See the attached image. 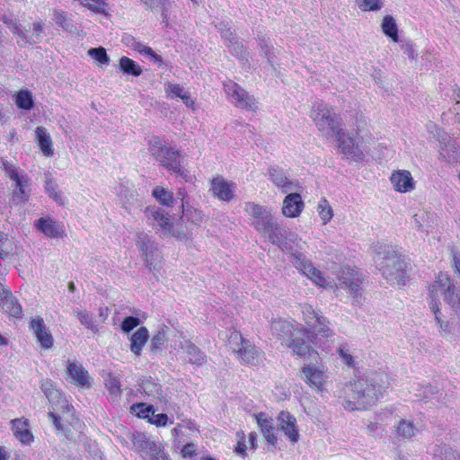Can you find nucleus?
<instances>
[{
    "instance_id": "24",
    "label": "nucleus",
    "mask_w": 460,
    "mask_h": 460,
    "mask_svg": "<svg viewBox=\"0 0 460 460\" xmlns=\"http://www.w3.org/2000/svg\"><path fill=\"white\" fill-rule=\"evenodd\" d=\"M131 441L135 451L139 453L144 460H148L161 446L144 434L134 436Z\"/></svg>"
},
{
    "instance_id": "41",
    "label": "nucleus",
    "mask_w": 460,
    "mask_h": 460,
    "mask_svg": "<svg viewBox=\"0 0 460 460\" xmlns=\"http://www.w3.org/2000/svg\"><path fill=\"white\" fill-rule=\"evenodd\" d=\"M356 3L362 12L379 11L385 5V0H356Z\"/></svg>"
},
{
    "instance_id": "42",
    "label": "nucleus",
    "mask_w": 460,
    "mask_h": 460,
    "mask_svg": "<svg viewBox=\"0 0 460 460\" xmlns=\"http://www.w3.org/2000/svg\"><path fill=\"white\" fill-rule=\"evenodd\" d=\"M139 240L137 242V246L138 250L143 253V255L146 257V266L151 270L152 268V262L148 260V244L150 243V238L147 234H145L143 233H139L138 234Z\"/></svg>"
},
{
    "instance_id": "55",
    "label": "nucleus",
    "mask_w": 460,
    "mask_h": 460,
    "mask_svg": "<svg viewBox=\"0 0 460 460\" xmlns=\"http://www.w3.org/2000/svg\"><path fill=\"white\" fill-rule=\"evenodd\" d=\"M168 416L165 413H158L153 415V418L149 419V423L155 425L156 427H164L167 425Z\"/></svg>"
},
{
    "instance_id": "10",
    "label": "nucleus",
    "mask_w": 460,
    "mask_h": 460,
    "mask_svg": "<svg viewBox=\"0 0 460 460\" xmlns=\"http://www.w3.org/2000/svg\"><path fill=\"white\" fill-rule=\"evenodd\" d=\"M225 91L234 100L233 103L236 108L252 112L258 111L257 99L239 84L231 82L228 84H225Z\"/></svg>"
},
{
    "instance_id": "21",
    "label": "nucleus",
    "mask_w": 460,
    "mask_h": 460,
    "mask_svg": "<svg viewBox=\"0 0 460 460\" xmlns=\"http://www.w3.org/2000/svg\"><path fill=\"white\" fill-rule=\"evenodd\" d=\"M305 208V203L299 193H288L283 199L281 213L285 217H298Z\"/></svg>"
},
{
    "instance_id": "51",
    "label": "nucleus",
    "mask_w": 460,
    "mask_h": 460,
    "mask_svg": "<svg viewBox=\"0 0 460 460\" xmlns=\"http://www.w3.org/2000/svg\"><path fill=\"white\" fill-rule=\"evenodd\" d=\"M238 439L235 445L234 451L239 456H245L246 455V443H245V434L243 431H238L236 434Z\"/></svg>"
},
{
    "instance_id": "63",
    "label": "nucleus",
    "mask_w": 460,
    "mask_h": 460,
    "mask_svg": "<svg viewBox=\"0 0 460 460\" xmlns=\"http://www.w3.org/2000/svg\"><path fill=\"white\" fill-rule=\"evenodd\" d=\"M178 196L181 199V208H184L186 206H188V202L185 200L187 198V191L185 188H180L177 191Z\"/></svg>"
},
{
    "instance_id": "58",
    "label": "nucleus",
    "mask_w": 460,
    "mask_h": 460,
    "mask_svg": "<svg viewBox=\"0 0 460 460\" xmlns=\"http://www.w3.org/2000/svg\"><path fill=\"white\" fill-rule=\"evenodd\" d=\"M452 268L456 274L460 277V253L454 252L452 257Z\"/></svg>"
},
{
    "instance_id": "19",
    "label": "nucleus",
    "mask_w": 460,
    "mask_h": 460,
    "mask_svg": "<svg viewBox=\"0 0 460 460\" xmlns=\"http://www.w3.org/2000/svg\"><path fill=\"white\" fill-rule=\"evenodd\" d=\"M394 190L400 193H407L415 189V181L408 170H395L390 176Z\"/></svg>"
},
{
    "instance_id": "43",
    "label": "nucleus",
    "mask_w": 460,
    "mask_h": 460,
    "mask_svg": "<svg viewBox=\"0 0 460 460\" xmlns=\"http://www.w3.org/2000/svg\"><path fill=\"white\" fill-rule=\"evenodd\" d=\"M317 324V334L321 335L323 338H330L333 335L332 330L329 327V320L323 315L317 317V320L314 323Z\"/></svg>"
},
{
    "instance_id": "30",
    "label": "nucleus",
    "mask_w": 460,
    "mask_h": 460,
    "mask_svg": "<svg viewBox=\"0 0 460 460\" xmlns=\"http://www.w3.org/2000/svg\"><path fill=\"white\" fill-rule=\"evenodd\" d=\"M119 69L127 75L139 76L143 73L141 66L127 56L119 58Z\"/></svg>"
},
{
    "instance_id": "52",
    "label": "nucleus",
    "mask_w": 460,
    "mask_h": 460,
    "mask_svg": "<svg viewBox=\"0 0 460 460\" xmlns=\"http://www.w3.org/2000/svg\"><path fill=\"white\" fill-rule=\"evenodd\" d=\"M53 13H54V20H55L56 23L58 25H59L60 27L64 28L65 30H67L68 26H69V22H68V18H67L66 12L54 10Z\"/></svg>"
},
{
    "instance_id": "37",
    "label": "nucleus",
    "mask_w": 460,
    "mask_h": 460,
    "mask_svg": "<svg viewBox=\"0 0 460 460\" xmlns=\"http://www.w3.org/2000/svg\"><path fill=\"white\" fill-rule=\"evenodd\" d=\"M14 102L16 105L22 110H31L33 105L32 94L29 90H20L14 95Z\"/></svg>"
},
{
    "instance_id": "61",
    "label": "nucleus",
    "mask_w": 460,
    "mask_h": 460,
    "mask_svg": "<svg viewBox=\"0 0 460 460\" xmlns=\"http://www.w3.org/2000/svg\"><path fill=\"white\" fill-rule=\"evenodd\" d=\"M183 103L189 107V108H191L194 110V107H195V101L193 99H191L190 93L187 92L186 93L182 94L181 96V99Z\"/></svg>"
},
{
    "instance_id": "17",
    "label": "nucleus",
    "mask_w": 460,
    "mask_h": 460,
    "mask_svg": "<svg viewBox=\"0 0 460 460\" xmlns=\"http://www.w3.org/2000/svg\"><path fill=\"white\" fill-rule=\"evenodd\" d=\"M210 185L213 196L219 200L228 202L234 199L235 186L232 181H226L223 176L213 177Z\"/></svg>"
},
{
    "instance_id": "26",
    "label": "nucleus",
    "mask_w": 460,
    "mask_h": 460,
    "mask_svg": "<svg viewBox=\"0 0 460 460\" xmlns=\"http://www.w3.org/2000/svg\"><path fill=\"white\" fill-rule=\"evenodd\" d=\"M149 339V332L146 327L141 326L139 327L131 336H130V350L131 352L139 357L142 354L143 349L146 346L147 341Z\"/></svg>"
},
{
    "instance_id": "4",
    "label": "nucleus",
    "mask_w": 460,
    "mask_h": 460,
    "mask_svg": "<svg viewBox=\"0 0 460 460\" xmlns=\"http://www.w3.org/2000/svg\"><path fill=\"white\" fill-rule=\"evenodd\" d=\"M244 211L249 216L250 225L262 237H267L274 244L283 241V231L275 218L271 208L248 201L244 204Z\"/></svg>"
},
{
    "instance_id": "39",
    "label": "nucleus",
    "mask_w": 460,
    "mask_h": 460,
    "mask_svg": "<svg viewBox=\"0 0 460 460\" xmlns=\"http://www.w3.org/2000/svg\"><path fill=\"white\" fill-rule=\"evenodd\" d=\"M182 213L186 221L192 225L199 226L203 221L204 215L202 211L190 205L182 208Z\"/></svg>"
},
{
    "instance_id": "15",
    "label": "nucleus",
    "mask_w": 460,
    "mask_h": 460,
    "mask_svg": "<svg viewBox=\"0 0 460 460\" xmlns=\"http://www.w3.org/2000/svg\"><path fill=\"white\" fill-rule=\"evenodd\" d=\"M148 211L151 213L152 219L156 221L160 228L170 236L174 237L178 241H187L189 239L187 233L173 230V224L168 214L164 213L160 208H146L145 212Z\"/></svg>"
},
{
    "instance_id": "53",
    "label": "nucleus",
    "mask_w": 460,
    "mask_h": 460,
    "mask_svg": "<svg viewBox=\"0 0 460 460\" xmlns=\"http://www.w3.org/2000/svg\"><path fill=\"white\" fill-rule=\"evenodd\" d=\"M338 354L340 355V357L342 358L343 360V363L345 365H347L348 367H355V361H354V358L352 355L349 354L345 348L341 346L338 350H337Z\"/></svg>"
},
{
    "instance_id": "1",
    "label": "nucleus",
    "mask_w": 460,
    "mask_h": 460,
    "mask_svg": "<svg viewBox=\"0 0 460 460\" xmlns=\"http://www.w3.org/2000/svg\"><path fill=\"white\" fill-rule=\"evenodd\" d=\"M390 386V376L375 372L371 376L358 377L345 385L344 393L349 400L343 406L349 411H362L376 404Z\"/></svg>"
},
{
    "instance_id": "34",
    "label": "nucleus",
    "mask_w": 460,
    "mask_h": 460,
    "mask_svg": "<svg viewBox=\"0 0 460 460\" xmlns=\"http://www.w3.org/2000/svg\"><path fill=\"white\" fill-rule=\"evenodd\" d=\"M168 342L167 327L158 330L151 340V351L157 352L164 349Z\"/></svg>"
},
{
    "instance_id": "16",
    "label": "nucleus",
    "mask_w": 460,
    "mask_h": 460,
    "mask_svg": "<svg viewBox=\"0 0 460 460\" xmlns=\"http://www.w3.org/2000/svg\"><path fill=\"white\" fill-rule=\"evenodd\" d=\"M279 429L284 433L292 444L299 440L296 419L288 411H281L277 417Z\"/></svg>"
},
{
    "instance_id": "9",
    "label": "nucleus",
    "mask_w": 460,
    "mask_h": 460,
    "mask_svg": "<svg viewBox=\"0 0 460 460\" xmlns=\"http://www.w3.org/2000/svg\"><path fill=\"white\" fill-rule=\"evenodd\" d=\"M337 279L341 288L359 302L363 293V284L365 276L356 268L350 266H343L338 271Z\"/></svg>"
},
{
    "instance_id": "54",
    "label": "nucleus",
    "mask_w": 460,
    "mask_h": 460,
    "mask_svg": "<svg viewBox=\"0 0 460 460\" xmlns=\"http://www.w3.org/2000/svg\"><path fill=\"white\" fill-rule=\"evenodd\" d=\"M181 454L184 458H192L197 455V446L194 443H187L182 447Z\"/></svg>"
},
{
    "instance_id": "46",
    "label": "nucleus",
    "mask_w": 460,
    "mask_h": 460,
    "mask_svg": "<svg viewBox=\"0 0 460 460\" xmlns=\"http://www.w3.org/2000/svg\"><path fill=\"white\" fill-rule=\"evenodd\" d=\"M75 317L78 319L80 323L85 326L87 329L93 332L97 331L96 326L93 323V318L87 311H77L75 312Z\"/></svg>"
},
{
    "instance_id": "7",
    "label": "nucleus",
    "mask_w": 460,
    "mask_h": 460,
    "mask_svg": "<svg viewBox=\"0 0 460 460\" xmlns=\"http://www.w3.org/2000/svg\"><path fill=\"white\" fill-rule=\"evenodd\" d=\"M229 341L238 345L237 349H234V353L241 365L255 367L263 362L264 353L246 340L239 331L234 330Z\"/></svg>"
},
{
    "instance_id": "20",
    "label": "nucleus",
    "mask_w": 460,
    "mask_h": 460,
    "mask_svg": "<svg viewBox=\"0 0 460 460\" xmlns=\"http://www.w3.org/2000/svg\"><path fill=\"white\" fill-rule=\"evenodd\" d=\"M66 374L71 383L75 386L87 389L92 386V378L88 371L81 364L75 362L68 363Z\"/></svg>"
},
{
    "instance_id": "47",
    "label": "nucleus",
    "mask_w": 460,
    "mask_h": 460,
    "mask_svg": "<svg viewBox=\"0 0 460 460\" xmlns=\"http://www.w3.org/2000/svg\"><path fill=\"white\" fill-rule=\"evenodd\" d=\"M303 320L308 326H313L314 323L321 314H319L312 305H305L302 310Z\"/></svg>"
},
{
    "instance_id": "56",
    "label": "nucleus",
    "mask_w": 460,
    "mask_h": 460,
    "mask_svg": "<svg viewBox=\"0 0 460 460\" xmlns=\"http://www.w3.org/2000/svg\"><path fill=\"white\" fill-rule=\"evenodd\" d=\"M18 188V191L15 193V196L22 202H26L29 199L30 193L29 190H26L27 184H23V181H20L19 185H16Z\"/></svg>"
},
{
    "instance_id": "60",
    "label": "nucleus",
    "mask_w": 460,
    "mask_h": 460,
    "mask_svg": "<svg viewBox=\"0 0 460 460\" xmlns=\"http://www.w3.org/2000/svg\"><path fill=\"white\" fill-rule=\"evenodd\" d=\"M445 457L447 460H460V454L456 450L448 448L445 452Z\"/></svg>"
},
{
    "instance_id": "25",
    "label": "nucleus",
    "mask_w": 460,
    "mask_h": 460,
    "mask_svg": "<svg viewBox=\"0 0 460 460\" xmlns=\"http://www.w3.org/2000/svg\"><path fill=\"white\" fill-rule=\"evenodd\" d=\"M269 178L272 183L282 192H288L293 189H298L300 186L298 183H294L286 175L282 169L270 167L269 168Z\"/></svg>"
},
{
    "instance_id": "12",
    "label": "nucleus",
    "mask_w": 460,
    "mask_h": 460,
    "mask_svg": "<svg viewBox=\"0 0 460 460\" xmlns=\"http://www.w3.org/2000/svg\"><path fill=\"white\" fill-rule=\"evenodd\" d=\"M295 267L318 287H325L327 285L326 279L320 270L314 267L313 263L308 261L301 252L294 254Z\"/></svg>"
},
{
    "instance_id": "49",
    "label": "nucleus",
    "mask_w": 460,
    "mask_h": 460,
    "mask_svg": "<svg viewBox=\"0 0 460 460\" xmlns=\"http://www.w3.org/2000/svg\"><path fill=\"white\" fill-rule=\"evenodd\" d=\"M140 324V320L135 316H127L121 322L120 327L124 332H130Z\"/></svg>"
},
{
    "instance_id": "48",
    "label": "nucleus",
    "mask_w": 460,
    "mask_h": 460,
    "mask_svg": "<svg viewBox=\"0 0 460 460\" xmlns=\"http://www.w3.org/2000/svg\"><path fill=\"white\" fill-rule=\"evenodd\" d=\"M145 5L150 9L160 8L164 19L167 21V8L165 6L167 0H140Z\"/></svg>"
},
{
    "instance_id": "23",
    "label": "nucleus",
    "mask_w": 460,
    "mask_h": 460,
    "mask_svg": "<svg viewBox=\"0 0 460 460\" xmlns=\"http://www.w3.org/2000/svg\"><path fill=\"white\" fill-rule=\"evenodd\" d=\"M264 439L272 447H277L278 437L272 420L268 418L265 412H259L253 416Z\"/></svg>"
},
{
    "instance_id": "59",
    "label": "nucleus",
    "mask_w": 460,
    "mask_h": 460,
    "mask_svg": "<svg viewBox=\"0 0 460 460\" xmlns=\"http://www.w3.org/2000/svg\"><path fill=\"white\" fill-rule=\"evenodd\" d=\"M7 241L4 234L0 231V258L4 259L8 256L9 252L4 249V243Z\"/></svg>"
},
{
    "instance_id": "44",
    "label": "nucleus",
    "mask_w": 460,
    "mask_h": 460,
    "mask_svg": "<svg viewBox=\"0 0 460 460\" xmlns=\"http://www.w3.org/2000/svg\"><path fill=\"white\" fill-rule=\"evenodd\" d=\"M45 190L49 196L56 202L58 204L64 203L61 192L58 190V186L54 183L52 179H47L45 181Z\"/></svg>"
},
{
    "instance_id": "6",
    "label": "nucleus",
    "mask_w": 460,
    "mask_h": 460,
    "mask_svg": "<svg viewBox=\"0 0 460 460\" xmlns=\"http://www.w3.org/2000/svg\"><path fill=\"white\" fill-rule=\"evenodd\" d=\"M150 151L163 167L173 172L177 175L185 176V172L181 165L183 157L181 151L164 146L158 137H154L150 142Z\"/></svg>"
},
{
    "instance_id": "38",
    "label": "nucleus",
    "mask_w": 460,
    "mask_h": 460,
    "mask_svg": "<svg viewBox=\"0 0 460 460\" xmlns=\"http://www.w3.org/2000/svg\"><path fill=\"white\" fill-rule=\"evenodd\" d=\"M317 211L323 225L328 224L333 217V210L326 198H322L317 206Z\"/></svg>"
},
{
    "instance_id": "13",
    "label": "nucleus",
    "mask_w": 460,
    "mask_h": 460,
    "mask_svg": "<svg viewBox=\"0 0 460 460\" xmlns=\"http://www.w3.org/2000/svg\"><path fill=\"white\" fill-rule=\"evenodd\" d=\"M29 328L32 332L36 341L43 349H50L54 345V338L45 324L42 317L31 318L29 322Z\"/></svg>"
},
{
    "instance_id": "29",
    "label": "nucleus",
    "mask_w": 460,
    "mask_h": 460,
    "mask_svg": "<svg viewBox=\"0 0 460 460\" xmlns=\"http://www.w3.org/2000/svg\"><path fill=\"white\" fill-rule=\"evenodd\" d=\"M9 296H5L1 303L2 310L9 316L21 318L22 315V310L18 301L13 297L11 292L8 291Z\"/></svg>"
},
{
    "instance_id": "35",
    "label": "nucleus",
    "mask_w": 460,
    "mask_h": 460,
    "mask_svg": "<svg viewBox=\"0 0 460 460\" xmlns=\"http://www.w3.org/2000/svg\"><path fill=\"white\" fill-rule=\"evenodd\" d=\"M132 49H133V50L138 52L139 54L148 57L150 58V60L154 61L155 63H157L160 66L162 65L163 58L160 55L156 54L151 47H149L140 41L135 40L132 43Z\"/></svg>"
},
{
    "instance_id": "57",
    "label": "nucleus",
    "mask_w": 460,
    "mask_h": 460,
    "mask_svg": "<svg viewBox=\"0 0 460 460\" xmlns=\"http://www.w3.org/2000/svg\"><path fill=\"white\" fill-rule=\"evenodd\" d=\"M148 460H170L168 455L164 452L162 446L150 456Z\"/></svg>"
},
{
    "instance_id": "64",
    "label": "nucleus",
    "mask_w": 460,
    "mask_h": 460,
    "mask_svg": "<svg viewBox=\"0 0 460 460\" xmlns=\"http://www.w3.org/2000/svg\"><path fill=\"white\" fill-rule=\"evenodd\" d=\"M9 177L16 182V185L20 184L22 179L19 176L18 172L15 169H13L9 172Z\"/></svg>"
},
{
    "instance_id": "40",
    "label": "nucleus",
    "mask_w": 460,
    "mask_h": 460,
    "mask_svg": "<svg viewBox=\"0 0 460 460\" xmlns=\"http://www.w3.org/2000/svg\"><path fill=\"white\" fill-rule=\"evenodd\" d=\"M88 55L93 58L100 66L110 64V57L103 47L93 48L88 50Z\"/></svg>"
},
{
    "instance_id": "18",
    "label": "nucleus",
    "mask_w": 460,
    "mask_h": 460,
    "mask_svg": "<svg viewBox=\"0 0 460 460\" xmlns=\"http://www.w3.org/2000/svg\"><path fill=\"white\" fill-rule=\"evenodd\" d=\"M36 229L49 238H61L66 235L63 223L51 217H40L34 224Z\"/></svg>"
},
{
    "instance_id": "3",
    "label": "nucleus",
    "mask_w": 460,
    "mask_h": 460,
    "mask_svg": "<svg viewBox=\"0 0 460 460\" xmlns=\"http://www.w3.org/2000/svg\"><path fill=\"white\" fill-rule=\"evenodd\" d=\"M40 388L49 402L54 403L57 399L60 407L57 409L58 411H49L48 417L52 420L55 429L58 434L65 436L69 438L74 430H77L84 426L79 418L75 415L74 406L62 397L61 393L55 387L50 380L42 381Z\"/></svg>"
},
{
    "instance_id": "50",
    "label": "nucleus",
    "mask_w": 460,
    "mask_h": 460,
    "mask_svg": "<svg viewBox=\"0 0 460 460\" xmlns=\"http://www.w3.org/2000/svg\"><path fill=\"white\" fill-rule=\"evenodd\" d=\"M164 90L168 96H175L180 99H181L182 94L187 93L180 84L172 83H167Z\"/></svg>"
},
{
    "instance_id": "45",
    "label": "nucleus",
    "mask_w": 460,
    "mask_h": 460,
    "mask_svg": "<svg viewBox=\"0 0 460 460\" xmlns=\"http://www.w3.org/2000/svg\"><path fill=\"white\" fill-rule=\"evenodd\" d=\"M105 387L108 389L110 394L119 395L121 394L120 389V381L119 379L113 376L112 374H109L104 382Z\"/></svg>"
},
{
    "instance_id": "36",
    "label": "nucleus",
    "mask_w": 460,
    "mask_h": 460,
    "mask_svg": "<svg viewBox=\"0 0 460 460\" xmlns=\"http://www.w3.org/2000/svg\"><path fill=\"white\" fill-rule=\"evenodd\" d=\"M130 412L139 419L147 420L149 422V419H151V416L155 413V409L153 405H148L145 402H137L130 406Z\"/></svg>"
},
{
    "instance_id": "22",
    "label": "nucleus",
    "mask_w": 460,
    "mask_h": 460,
    "mask_svg": "<svg viewBox=\"0 0 460 460\" xmlns=\"http://www.w3.org/2000/svg\"><path fill=\"white\" fill-rule=\"evenodd\" d=\"M10 425L14 438L22 445H31L33 442L34 436L30 429L28 419L24 417L13 419L10 421Z\"/></svg>"
},
{
    "instance_id": "27",
    "label": "nucleus",
    "mask_w": 460,
    "mask_h": 460,
    "mask_svg": "<svg viewBox=\"0 0 460 460\" xmlns=\"http://www.w3.org/2000/svg\"><path fill=\"white\" fill-rule=\"evenodd\" d=\"M35 141L37 142L41 153L46 157L54 155L53 142L51 137L43 127H37L35 129Z\"/></svg>"
},
{
    "instance_id": "2",
    "label": "nucleus",
    "mask_w": 460,
    "mask_h": 460,
    "mask_svg": "<svg viewBox=\"0 0 460 460\" xmlns=\"http://www.w3.org/2000/svg\"><path fill=\"white\" fill-rule=\"evenodd\" d=\"M275 331L281 346L290 349L292 355L304 358L318 355L311 345L316 339L314 330L301 323L280 321L276 323Z\"/></svg>"
},
{
    "instance_id": "33",
    "label": "nucleus",
    "mask_w": 460,
    "mask_h": 460,
    "mask_svg": "<svg viewBox=\"0 0 460 460\" xmlns=\"http://www.w3.org/2000/svg\"><path fill=\"white\" fill-rule=\"evenodd\" d=\"M152 196L162 206L172 207L174 202L173 192L161 186H156L153 190Z\"/></svg>"
},
{
    "instance_id": "11",
    "label": "nucleus",
    "mask_w": 460,
    "mask_h": 460,
    "mask_svg": "<svg viewBox=\"0 0 460 460\" xmlns=\"http://www.w3.org/2000/svg\"><path fill=\"white\" fill-rule=\"evenodd\" d=\"M334 134L341 154L345 155L347 158L352 159L355 162L364 161L365 155L363 151L359 148L355 139L349 133H346L341 128H339Z\"/></svg>"
},
{
    "instance_id": "32",
    "label": "nucleus",
    "mask_w": 460,
    "mask_h": 460,
    "mask_svg": "<svg viewBox=\"0 0 460 460\" xmlns=\"http://www.w3.org/2000/svg\"><path fill=\"white\" fill-rule=\"evenodd\" d=\"M394 431L402 438H411L415 436L417 429L412 421L400 420L394 425Z\"/></svg>"
},
{
    "instance_id": "31",
    "label": "nucleus",
    "mask_w": 460,
    "mask_h": 460,
    "mask_svg": "<svg viewBox=\"0 0 460 460\" xmlns=\"http://www.w3.org/2000/svg\"><path fill=\"white\" fill-rule=\"evenodd\" d=\"M381 29L384 34L390 38L394 42L399 41L398 26L392 15L386 14L384 16L381 23Z\"/></svg>"
},
{
    "instance_id": "8",
    "label": "nucleus",
    "mask_w": 460,
    "mask_h": 460,
    "mask_svg": "<svg viewBox=\"0 0 460 460\" xmlns=\"http://www.w3.org/2000/svg\"><path fill=\"white\" fill-rule=\"evenodd\" d=\"M309 116L321 131L331 129L335 133L341 128L340 116L322 100L313 103Z\"/></svg>"
},
{
    "instance_id": "62",
    "label": "nucleus",
    "mask_w": 460,
    "mask_h": 460,
    "mask_svg": "<svg viewBox=\"0 0 460 460\" xmlns=\"http://www.w3.org/2000/svg\"><path fill=\"white\" fill-rule=\"evenodd\" d=\"M248 439H249L250 447L253 450H256L258 447L257 433L255 431L249 433Z\"/></svg>"
},
{
    "instance_id": "5",
    "label": "nucleus",
    "mask_w": 460,
    "mask_h": 460,
    "mask_svg": "<svg viewBox=\"0 0 460 460\" xmlns=\"http://www.w3.org/2000/svg\"><path fill=\"white\" fill-rule=\"evenodd\" d=\"M409 268L410 263L405 261L404 256L395 251H387L379 264L383 277L398 287L406 285L409 279Z\"/></svg>"
},
{
    "instance_id": "14",
    "label": "nucleus",
    "mask_w": 460,
    "mask_h": 460,
    "mask_svg": "<svg viewBox=\"0 0 460 460\" xmlns=\"http://www.w3.org/2000/svg\"><path fill=\"white\" fill-rule=\"evenodd\" d=\"M301 371L304 375V381L309 387L316 391L324 390L328 376L323 368L310 363L305 364Z\"/></svg>"
},
{
    "instance_id": "28",
    "label": "nucleus",
    "mask_w": 460,
    "mask_h": 460,
    "mask_svg": "<svg viewBox=\"0 0 460 460\" xmlns=\"http://www.w3.org/2000/svg\"><path fill=\"white\" fill-rule=\"evenodd\" d=\"M181 349L188 355L190 364L201 366L206 363V354L191 341L188 340L184 344H181Z\"/></svg>"
}]
</instances>
